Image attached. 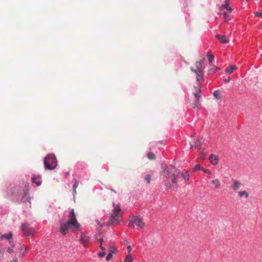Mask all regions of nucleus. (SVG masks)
I'll list each match as a JSON object with an SVG mask.
<instances>
[{"instance_id": "obj_1", "label": "nucleus", "mask_w": 262, "mask_h": 262, "mask_svg": "<svg viewBox=\"0 0 262 262\" xmlns=\"http://www.w3.org/2000/svg\"><path fill=\"white\" fill-rule=\"evenodd\" d=\"M180 173V170L171 165L166 166L162 172L163 180L167 190H173L177 187V181Z\"/></svg>"}, {"instance_id": "obj_2", "label": "nucleus", "mask_w": 262, "mask_h": 262, "mask_svg": "<svg viewBox=\"0 0 262 262\" xmlns=\"http://www.w3.org/2000/svg\"><path fill=\"white\" fill-rule=\"evenodd\" d=\"M60 232L65 235L67 234L69 230H71L72 232L80 231L81 230L80 225L78 223L74 209H72L68 215V221L66 222L60 221Z\"/></svg>"}, {"instance_id": "obj_3", "label": "nucleus", "mask_w": 262, "mask_h": 262, "mask_svg": "<svg viewBox=\"0 0 262 262\" xmlns=\"http://www.w3.org/2000/svg\"><path fill=\"white\" fill-rule=\"evenodd\" d=\"M123 212L118 205L113 204V209L107 223L108 225H117L121 221Z\"/></svg>"}, {"instance_id": "obj_4", "label": "nucleus", "mask_w": 262, "mask_h": 262, "mask_svg": "<svg viewBox=\"0 0 262 262\" xmlns=\"http://www.w3.org/2000/svg\"><path fill=\"white\" fill-rule=\"evenodd\" d=\"M44 165L46 169L53 170L57 166V161L54 155L49 154L44 159Z\"/></svg>"}, {"instance_id": "obj_5", "label": "nucleus", "mask_w": 262, "mask_h": 262, "mask_svg": "<svg viewBox=\"0 0 262 262\" xmlns=\"http://www.w3.org/2000/svg\"><path fill=\"white\" fill-rule=\"evenodd\" d=\"M193 94L195 98V100L192 104V107L194 109L199 110L201 108V104L199 102V100L201 97V89L199 85L194 86Z\"/></svg>"}, {"instance_id": "obj_6", "label": "nucleus", "mask_w": 262, "mask_h": 262, "mask_svg": "<svg viewBox=\"0 0 262 262\" xmlns=\"http://www.w3.org/2000/svg\"><path fill=\"white\" fill-rule=\"evenodd\" d=\"M133 223L141 228L145 227V224L143 223V220L138 216H133L128 223V226L132 227Z\"/></svg>"}, {"instance_id": "obj_7", "label": "nucleus", "mask_w": 262, "mask_h": 262, "mask_svg": "<svg viewBox=\"0 0 262 262\" xmlns=\"http://www.w3.org/2000/svg\"><path fill=\"white\" fill-rule=\"evenodd\" d=\"M21 229L25 236L33 235L35 232V229L30 227V225L27 223L23 224L21 226Z\"/></svg>"}, {"instance_id": "obj_8", "label": "nucleus", "mask_w": 262, "mask_h": 262, "mask_svg": "<svg viewBox=\"0 0 262 262\" xmlns=\"http://www.w3.org/2000/svg\"><path fill=\"white\" fill-rule=\"evenodd\" d=\"M79 241L85 248L88 247L91 244L90 238L83 232L81 233Z\"/></svg>"}, {"instance_id": "obj_9", "label": "nucleus", "mask_w": 262, "mask_h": 262, "mask_svg": "<svg viewBox=\"0 0 262 262\" xmlns=\"http://www.w3.org/2000/svg\"><path fill=\"white\" fill-rule=\"evenodd\" d=\"M204 62V58H203L202 60L197 62L195 64L196 69H193L192 68H191V70L193 72H203L204 67L203 64Z\"/></svg>"}, {"instance_id": "obj_10", "label": "nucleus", "mask_w": 262, "mask_h": 262, "mask_svg": "<svg viewBox=\"0 0 262 262\" xmlns=\"http://www.w3.org/2000/svg\"><path fill=\"white\" fill-rule=\"evenodd\" d=\"M196 74V81L198 82V85L200 86L201 84L204 81L203 72H193Z\"/></svg>"}, {"instance_id": "obj_11", "label": "nucleus", "mask_w": 262, "mask_h": 262, "mask_svg": "<svg viewBox=\"0 0 262 262\" xmlns=\"http://www.w3.org/2000/svg\"><path fill=\"white\" fill-rule=\"evenodd\" d=\"M242 186V183L238 180H234L232 184V189L233 191H236L238 190Z\"/></svg>"}, {"instance_id": "obj_12", "label": "nucleus", "mask_w": 262, "mask_h": 262, "mask_svg": "<svg viewBox=\"0 0 262 262\" xmlns=\"http://www.w3.org/2000/svg\"><path fill=\"white\" fill-rule=\"evenodd\" d=\"M41 176H36L35 174H33L32 176V181L33 183H35L37 186H39L41 183Z\"/></svg>"}, {"instance_id": "obj_13", "label": "nucleus", "mask_w": 262, "mask_h": 262, "mask_svg": "<svg viewBox=\"0 0 262 262\" xmlns=\"http://www.w3.org/2000/svg\"><path fill=\"white\" fill-rule=\"evenodd\" d=\"M209 160L211 163L213 165H216L218 163L219 159L216 156L211 154L209 157Z\"/></svg>"}, {"instance_id": "obj_14", "label": "nucleus", "mask_w": 262, "mask_h": 262, "mask_svg": "<svg viewBox=\"0 0 262 262\" xmlns=\"http://www.w3.org/2000/svg\"><path fill=\"white\" fill-rule=\"evenodd\" d=\"M19 250H20L19 256L21 258L24 257L25 256L26 253H27L28 251V249L27 247H24V246H20Z\"/></svg>"}, {"instance_id": "obj_15", "label": "nucleus", "mask_w": 262, "mask_h": 262, "mask_svg": "<svg viewBox=\"0 0 262 262\" xmlns=\"http://www.w3.org/2000/svg\"><path fill=\"white\" fill-rule=\"evenodd\" d=\"M216 37L220 40V42L222 43H226L229 41V40L227 39L226 36L225 35L221 36L217 34Z\"/></svg>"}, {"instance_id": "obj_16", "label": "nucleus", "mask_w": 262, "mask_h": 262, "mask_svg": "<svg viewBox=\"0 0 262 262\" xmlns=\"http://www.w3.org/2000/svg\"><path fill=\"white\" fill-rule=\"evenodd\" d=\"M238 196L240 198H245L247 199L249 196V193L246 190H241L238 191Z\"/></svg>"}, {"instance_id": "obj_17", "label": "nucleus", "mask_w": 262, "mask_h": 262, "mask_svg": "<svg viewBox=\"0 0 262 262\" xmlns=\"http://www.w3.org/2000/svg\"><path fill=\"white\" fill-rule=\"evenodd\" d=\"M229 2L228 0H226L225 4L222 5L221 8L226 9L228 12H231L232 11V8L229 6Z\"/></svg>"}, {"instance_id": "obj_18", "label": "nucleus", "mask_w": 262, "mask_h": 262, "mask_svg": "<svg viewBox=\"0 0 262 262\" xmlns=\"http://www.w3.org/2000/svg\"><path fill=\"white\" fill-rule=\"evenodd\" d=\"M211 183L214 186L216 189H219L221 187V182L218 179L212 180Z\"/></svg>"}, {"instance_id": "obj_19", "label": "nucleus", "mask_w": 262, "mask_h": 262, "mask_svg": "<svg viewBox=\"0 0 262 262\" xmlns=\"http://www.w3.org/2000/svg\"><path fill=\"white\" fill-rule=\"evenodd\" d=\"M12 237V233L10 232L8 234H0V239H3L4 238L7 239H10Z\"/></svg>"}, {"instance_id": "obj_20", "label": "nucleus", "mask_w": 262, "mask_h": 262, "mask_svg": "<svg viewBox=\"0 0 262 262\" xmlns=\"http://www.w3.org/2000/svg\"><path fill=\"white\" fill-rule=\"evenodd\" d=\"M237 67L235 65H231L228 68L226 69V72L229 74H231L234 70H236Z\"/></svg>"}, {"instance_id": "obj_21", "label": "nucleus", "mask_w": 262, "mask_h": 262, "mask_svg": "<svg viewBox=\"0 0 262 262\" xmlns=\"http://www.w3.org/2000/svg\"><path fill=\"white\" fill-rule=\"evenodd\" d=\"M182 176L186 183H188V182L190 180L189 174L188 171H186L185 172L182 173Z\"/></svg>"}, {"instance_id": "obj_22", "label": "nucleus", "mask_w": 262, "mask_h": 262, "mask_svg": "<svg viewBox=\"0 0 262 262\" xmlns=\"http://www.w3.org/2000/svg\"><path fill=\"white\" fill-rule=\"evenodd\" d=\"M28 195V191H26L24 192V195H23V196L21 200L23 202L27 201V202H29L30 203V198L29 197L27 196Z\"/></svg>"}, {"instance_id": "obj_23", "label": "nucleus", "mask_w": 262, "mask_h": 262, "mask_svg": "<svg viewBox=\"0 0 262 262\" xmlns=\"http://www.w3.org/2000/svg\"><path fill=\"white\" fill-rule=\"evenodd\" d=\"M202 142L198 140L194 142V144L191 146V148H195L196 149H200L201 147Z\"/></svg>"}, {"instance_id": "obj_24", "label": "nucleus", "mask_w": 262, "mask_h": 262, "mask_svg": "<svg viewBox=\"0 0 262 262\" xmlns=\"http://www.w3.org/2000/svg\"><path fill=\"white\" fill-rule=\"evenodd\" d=\"M213 95L217 99H221L222 98L221 93L219 90H216L214 91Z\"/></svg>"}, {"instance_id": "obj_25", "label": "nucleus", "mask_w": 262, "mask_h": 262, "mask_svg": "<svg viewBox=\"0 0 262 262\" xmlns=\"http://www.w3.org/2000/svg\"><path fill=\"white\" fill-rule=\"evenodd\" d=\"M133 260V258L131 254L127 253L124 262H132Z\"/></svg>"}, {"instance_id": "obj_26", "label": "nucleus", "mask_w": 262, "mask_h": 262, "mask_svg": "<svg viewBox=\"0 0 262 262\" xmlns=\"http://www.w3.org/2000/svg\"><path fill=\"white\" fill-rule=\"evenodd\" d=\"M207 56L208 57L209 62H211L214 60V56L211 53L210 51L207 52Z\"/></svg>"}, {"instance_id": "obj_27", "label": "nucleus", "mask_w": 262, "mask_h": 262, "mask_svg": "<svg viewBox=\"0 0 262 262\" xmlns=\"http://www.w3.org/2000/svg\"><path fill=\"white\" fill-rule=\"evenodd\" d=\"M9 243L11 245V247L8 248V249H7V252L9 253H13V248L14 247V244L11 241H10L9 242Z\"/></svg>"}, {"instance_id": "obj_28", "label": "nucleus", "mask_w": 262, "mask_h": 262, "mask_svg": "<svg viewBox=\"0 0 262 262\" xmlns=\"http://www.w3.org/2000/svg\"><path fill=\"white\" fill-rule=\"evenodd\" d=\"M219 69L217 67H216L215 66H213V65H211L210 66V73L211 74H213L214 73H215L216 70H219Z\"/></svg>"}, {"instance_id": "obj_29", "label": "nucleus", "mask_w": 262, "mask_h": 262, "mask_svg": "<svg viewBox=\"0 0 262 262\" xmlns=\"http://www.w3.org/2000/svg\"><path fill=\"white\" fill-rule=\"evenodd\" d=\"M204 170V167H202L200 164L196 165L193 168V171H196L198 170Z\"/></svg>"}, {"instance_id": "obj_30", "label": "nucleus", "mask_w": 262, "mask_h": 262, "mask_svg": "<svg viewBox=\"0 0 262 262\" xmlns=\"http://www.w3.org/2000/svg\"><path fill=\"white\" fill-rule=\"evenodd\" d=\"M151 175L149 174H146L144 177V180L147 182V183L149 184L150 182Z\"/></svg>"}, {"instance_id": "obj_31", "label": "nucleus", "mask_w": 262, "mask_h": 262, "mask_svg": "<svg viewBox=\"0 0 262 262\" xmlns=\"http://www.w3.org/2000/svg\"><path fill=\"white\" fill-rule=\"evenodd\" d=\"M147 157L150 160H154L156 158V156L153 152H149L147 154Z\"/></svg>"}, {"instance_id": "obj_32", "label": "nucleus", "mask_w": 262, "mask_h": 262, "mask_svg": "<svg viewBox=\"0 0 262 262\" xmlns=\"http://www.w3.org/2000/svg\"><path fill=\"white\" fill-rule=\"evenodd\" d=\"M75 181L74 184H73V187L74 192L76 193V189L78 186V182L76 179H75Z\"/></svg>"}, {"instance_id": "obj_33", "label": "nucleus", "mask_w": 262, "mask_h": 262, "mask_svg": "<svg viewBox=\"0 0 262 262\" xmlns=\"http://www.w3.org/2000/svg\"><path fill=\"white\" fill-rule=\"evenodd\" d=\"M105 255V251L100 252L98 253V256H99L100 257H103Z\"/></svg>"}, {"instance_id": "obj_34", "label": "nucleus", "mask_w": 262, "mask_h": 262, "mask_svg": "<svg viewBox=\"0 0 262 262\" xmlns=\"http://www.w3.org/2000/svg\"><path fill=\"white\" fill-rule=\"evenodd\" d=\"M255 15L257 16V17L262 18V13L260 12H258V11L256 12L255 13Z\"/></svg>"}, {"instance_id": "obj_35", "label": "nucleus", "mask_w": 262, "mask_h": 262, "mask_svg": "<svg viewBox=\"0 0 262 262\" xmlns=\"http://www.w3.org/2000/svg\"><path fill=\"white\" fill-rule=\"evenodd\" d=\"M112 257V254L111 252H109V253L107 254L106 259L107 260H109L111 259V258Z\"/></svg>"}, {"instance_id": "obj_36", "label": "nucleus", "mask_w": 262, "mask_h": 262, "mask_svg": "<svg viewBox=\"0 0 262 262\" xmlns=\"http://www.w3.org/2000/svg\"><path fill=\"white\" fill-rule=\"evenodd\" d=\"M202 171H204L205 173H208L209 174H211V171L208 169H205L204 168V170H203Z\"/></svg>"}, {"instance_id": "obj_37", "label": "nucleus", "mask_w": 262, "mask_h": 262, "mask_svg": "<svg viewBox=\"0 0 262 262\" xmlns=\"http://www.w3.org/2000/svg\"><path fill=\"white\" fill-rule=\"evenodd\" d=\"M111 249L110 251V252H111L112 254L114 253L116 251V249L114 247H112L110 246Z\"/></svg>"}, {"instance_id": "obj_38", "label": "nucleus", "mask_w": 262, "mask_h": 262, "mask_svg": "<svg viewBox=\"0 0 262 262\" xmlns=\"http://www.w3.org/2000/svg\"><path fill=\"white\" fill-rule=\"evenodd\" d=\"M127 253H129V254H131V251H132V248L130 246H128L127 247Z\"/></svg>"}, {"instance_id": "obj_39", "label": "nucleus", "mask_w": 262, "mask_h": 262, "mask_svg": "<svg viewBox=\"0 0 262 262\" xmlns=\"http://www.w3.org/2000/svg\"><path fill=\"white\" fill-rule=\"evenodd\" d=\"M99 247L102 251H105V248L102 246V245H99Z\"/></svg>"}, {"instance_id": "obj_40", "label": "nucleus", "mask_w": 262, "mask_h": 262, "mask_svg": "<svg viewBox=\"0 0 262 262\" xmlns=\"http://www.w3.org/2000/svg\"><path fill=\"white\" fill-rule=\"evenodd\" d=\"M98 241H99V243H100V245H102V242H103V239L102 238H100L99 239Z\"/></svg>"}, {"instance_id": "obj_41", "label": "nucleus", "mask_w": 262, "mask_h": 262, "mask_svg": "<svg viewBox=\"0 0 262 262\" xmlns=\"http://www.w3.org/2000/svg\"><path fill=\"white\" fill-rule=\"evenodd\" d=\"M225 81L226 82H229L230 80V77H228V78L226 79H225Z\"/></svg>"}, {"instance_id": "obj_42", "label": "nucleus", "mask_w": 262, "mask_h": 262, "mask_svg": "<svg viewBox=\"0 0 262 262\" xmlns=\"http://www.w3.org/2000/svg\"><path fill=\"white\" fill-rule=\"evenodd\" d=\"M223 15H224V17L225 18H226L228 17V14H227V12H224V13H223Z\"/></svg>"}, {"instance_id": "obj_43", "label": "nucleus", "mask_w": 262, "mask_h": 262, "mask_svg": "<svg viewBox=\"0 0 262 262\" xmlns=\"http://www.w3.org/2000/svg\"><path fill=\"white\" fill-rule=\"evenodd\" d=\"M10 262H18L17 259L11 260Z\"/></svg>"}, {"instance_id": "obj_44", "label": "nucleus", "mask_w": 262, "mask_h": 262, "mask_svg": "<svg viewBox=\"0 0 262 262\" xmlns=\"http://www.w3.org/2000/svg\"><path fill=\"white\" fill-rule=\"evenodd\" d=\"M111 190L114 192H116L115 190H114L113 189H111Z\"/></svg>"}, {"instance_id": "obj_45", "label": "nucleus", "mask_w": 262, "mask_h": 262, "mask_svg": "<svg viewBox=\"0 0 262 262\" xmlns=\"http://www.w3.org/2000/svg\"><path fill=\"white\" fill-rule=\"evenodd\" d=\"M261 2L262 3V0H261Z\"/></svg>"}]
</instances>
